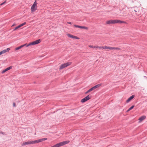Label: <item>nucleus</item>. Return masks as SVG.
<instances>
[{"instance_id": "nucleus-28", "label": "nucleus", "mask_w": 147, "mask_h": 147, "mask_svg": "<svg viewBox=\"0 0 147 147\" xmlns=\"http://www.w3.org/2000/svg\"><path fill=\"white\" fill-rule=\"evenodd\" d=\"M0 134H2L3 135H4L5 134V133L4 132H2V131H1V132H0Z\"/></svg>"}, {"instance_id": "nucleus-32", "label": "nucleus", "mask_w": 147, "mask_h": 147, "mask_svg": "<svg viewBox=\"0 0 147 147\" xmlns=\"http://www.w3.org/2000/svg\"><path fill=\"white\" fill-rule=\"evenodd\" d=\"M16 25V24H13L12 25V26H15V25Z\"/></svg>"}, {"instance_id": "nucleus-36", "label": "nucleus", "mask_w": 147, "mask_h": 147, "mask_svg": "<svg viewBox=\"0 0 147 147\" xmlns=\"http://www.w3.org/2000/svg\"><path fill=\"white\" fill-rule=\"evenodd\" d=\"M88 93V92H85V93H86H86Z\"/></svg>"}, {"instance_id": "nucleus-18", "label": "nucleus", "mask_w": 147, "mask_h": 147, "mask_svg": "<svg viewBox=\"0 0 147 147\" xmlns=\"http://www.w3.org/2000/svg\"><path fill=\"white\" fill-rule=\"evenodd\" d=\"M88 47L90 48H96V46H94L92 45H89Z\"/></svg>"}, {"instance_id": "nucleus-29", "label": "nucleus", "mask_w": 147, "mask_h": 147, "mask_svg": "<svg viewBox=\"0 0 147 147\" xmlns=\"http://www.w3.org/2000/svg\"><path fill=\"white\" fill-rule=\"evenodd\" d=\"M107 49H109L110 50H111V47H107Z\"/></svg>"}, {"instance_id": "nucleus-10", "label": "nucleus", "mask_w": 147, "mask_h": 147, "mask_svg": "<svg viewBox=\"0 0 147 147\" xmlns=\"http://www.w3.org/2000/svg\"><path fill=\"white\" fill-rule=\"evenodd\" d=\"M135 97L134 95H132L126 101L127 103L129 102L130 100L132 99Z\"/></svg>"}, {"instance_id": "nucleus-9", "label": "nucleus", "mask_w": 147, "mask_h": 147, "mask_svg": "<svg viewBox=\"0 0 147 147\" xmlns=\"http://www.w3.org/2000/svg\"><path fill=\"white\" fill-rule=\"evenodd\" d=\"M67 35L68 37H69L70 38H75V39H79V38L77 37V36H73V35H71L70 34H67Z\"/></svg>"}, {"instance_id": "nucleus-3", "label": "nucleus", "mask_w": 147, "mask_h": 147, "mask_svg": "<svg viewBox=\"0 0 147 147\" xmlns=\"http://www.w3.org/2000/svg\"><path fill=\"white\" fill-rule=\"evenodd\" d=\"M37 3L36 1H35L34 2L32 6L31 7V10L32 12L34 11L37 9Z\"/></svg>"}, {"instance_id": "nucleus-17", "label": "nucleus", "mask_w": 147, "mask_h": 147, "mask_svg": "<svg viewBox=\"0 0 147 147\" xmlns=\"http://www.w3.org/2000/svg\"><path fill=\"white\" fill-rule=\"evenodd\" d=\"M107 47H108L107 46H102V49H107Z\"/></svg>"}, {"instance_id": "nucleus-4", "label": "nucleus", "mask_w": 147, "mask_h": 147, "mask_svg": "<svg viewBox=\"0 0 147 147\" xmlns=\"http://www.w3.org/2000/svg\"><path fill=\"white\" fill-rule=\"evenodd\" d=\"M91 96L90 95H89L82 99L81 100V102L82 103H84L87 101L89 100L91 98Z\"/></svg>"}, {"instance_id": "nucleus-22", "label": "nucleus", "mask_w": 147, "mask_h": 147, "mask_svg": "<svg viewBox=\"0 0 147 147\" xmlns=\"http://www.w3.org/2000/svg\"><path fill=\"white\" fill-rule=\"evenodd\" d=\"M26 24V22H24V23H23L21 24V25L22 26H23L24 25H25V24Z\"/></svg>"}, {"instance_id": "nucleus-26", "label": "nucleus", "mask_w": 147, "mask_h": 147, "mask_svg": "<svg viewBox=\"0 0 147 147\" xmlns=\"http://www.w3.org/2000/svg\"><path fill=\"white\" fill-rule=\"evenodd\" d=\"M115 47H111V50H114L115 49Z\"/></svg>"}, {"instance_id": "nucleus-20", "label": "nucleus", "mask_w": 147, "mask_h": 147, "mask_svg": "<svg viewBox=\"0 0 147 147\" xmlns=\"http://www.w3.org/2000/svg\"><path fill=\"white\" fill-rule=\"evenodd\" d=\"M6 3V1H4V2H3V3H1L0 4V5L1 6L3 5H4V4H5V3Z\"/></svg>"}, {"instance_id": "nucleus-6", "label": "nucleus", "mask_w": 147, "mask_h": 147, "mask_svg": "<svg viewBox=\"0 0 147 147\" xmlns=\"http://www.w3.org/2000/svg\"><path fill=\"white\" fill-rule=\"evenodd\" d=\"M101 86V84H97L93 87H92V88L90 89L89 90H88L86 91V92H90L96 89L97 88L100 86Z\"/></svg>"}, {"instance_id": "nucleus-15", "label": "nucleus", "mask_w": 147, "mask_h": 147, "mask_svg": "<svg viewBox=\"0 0 147 147\" xmlns=\"http://www.w3.org/2000/svg\"><path fill=\"white\" fill-rule=\"evenodd\" d=\"M22 46H20L19 47H16V48L15 49V50H18L20 49L21 48H22Z\"/></svg>"}, {"instance_id": "nucleus-1", "label": "nucleus", "mask_w": 147, "mask_h": 147, "mask_svg": "<svg viewBox=\"0 0 147 147\" xmlns=\"http://www.w3.org/2000/svg\"><path fill=\"white\" fill-rule=\"evenodd\" d=\"M47 140V138H43L40 139L38 140H36L33 141H30L26 142H25L23 143V145H26L28 144H34L36 143H38L40 142H42L43 141L46 140Z\"/></svg>"}, {"instance_id": "nucleus-13", "label": "nucleus", "mask_w": 147, "mask_h": 147, "mask_svg": "<svg viewBox=\"0 0 147 147\" xmlns=\"http://www.w3.org/2000/svg\"><path fill=\"white\" fill-rule=\"evenodd\" d=\"M12 67V66H10V67L6 68L5 70V71H7L8 70L11 69Z\"/></svg>"}, {"instance_id": "nucleus-16", "label": "nucleus", "mask_w": 147, "mask_h": 147, "mask_svg": "<svg viewBox=\"0 0 147 147\" xmlns=\"http://www.w3.org/2000/svg\"><path fill=\"white\" fill-rule=\"evenodd\" d=\"M134 107V105H133L129 109V110H131Z\"/></svg>"}, {"instance_id": "nucleus-31", "label": "nucleus", "mask_w": 147, "mask_h": 147, "mask_svg": "<svg viewBox=\"0 0 147 147\" xmlns=\"http://www.w3.org/2000/svg\"><path fill=\"white\" fill-rule=\"evenodd\" d=\"M67 23L69 24H72V23L71 22H67Z\"/></svg>"}, {"instance_id": "nucleus-7", "label": "nucleus", "mask_w": 147, "mask_h": 147, "mask_svg": "<svg viewBox=\"0 0 147 147\" xmlns=\"http://www.w3.org/2000/svg\"><path fill=\"white\" fill-rule=\"evenodd\" d=\"M106 23L108 24H115V20H108L107 21Z\"/></svg>"}, {"instance_id": "nucleus-23", "label": "nucleus", "mask_w": 147, "mask_h": 147, "mask_svg": "<svg viewBox=\"0 0 147 147\" xmlns=\"http://www.w3.org/2000/svg\"><path fill=\"white\" fill-rule=\"evenodd\" d=\"M20 28L18 26L16 27L15 29H14V30H16V29H18V28Z\"/></svg>"}, {"instance_id": "nucleus-21", "label": "nucleus", "mask_w": 147, "mask_h": 147, "mask_svg": "<svg viewBox=\"0 0 147 147\" xmlns=\"http://www.w3.org/2000/svg\"><path fill=\"white\" fill-rule=\"evenodd\" d=\"M102 47H99V46H96V48H99V49H102Z\"/></svg>"}, {"instance_id": "nucleus-12", "label": "nucleus", "mask_w": 147, "mask_h": 147, "mask_svg": "<svg viewBox=\"0 0 147 147\" xmlns=\"http://www.w3.org/2000/svg\"><path fill=\"white\" fill-rule=\"evenodd\" d=\"M10 50V48H8L7 49H6L2 51V53L3 54L4 53L6 52H8Z\"/></svg>"}, {"instance_id": "nucleus-5", "label": "nucleus", "mask_w": 147, "mask_h": 147, "mask_svg": "<svg viewBox=\"0 0 147 147\" xmlns=\"http://www.w3.org/2000/svg\"><path fill=\"white\" fill-rule=\"evenodd\" d=\"M71 64V62H67L62 64L59 67L60 69H62L65 67H67Z\"/></svg>"}, {"instance_id": "nucleus-30", "label": "nucleus", "mask_w": 147, "mask_h": 147, "mask_svg": "<svg viewBox=\"0 0 147 147\" xmlns=\"http://www.w3.org/2000/svg\"><path fill=\"white\" fill-rule=\"evenodd\" d=\"M6 71H5V70L4 69V70H3L2 72V74H3Z\"/></svg>"}, {"instance_id": "nucleus-14", "label": "nucleus", "mask_w": 147, "mask_h": 147, "mask_svg": "<svg viewBox=\"0 0 147 147\" xmlns=\"http://www.w3.org/2000/svg\"><path fill=\"white\" fill-rule=\"evenodd\" d=\"M80 28H82V29H85L86 30H87L88 29V28L87 27H86L85 26H80Z\"/></svg>"}, {"instance_id": "nucleus-35", "label": "nucleus", "mask_w": 147, "mask_h": 147, "mask_svg": "<svg viewBox=\"0 0 147 147\" xmlns=\"http://www.w3.org/2000/svg\"><path fill=\"white\" fill-rule=\"evenodd\" d=\"M130 110H129V109L128 110H127V111H126V112H128Z\"/></svg>"}, {"instance_id": "nucleus-19", "label": "nucleus", "mask_w": 147, "mask_h": 147, "mask_svg": "<svg viewBox=\"0 0 147 147\" xmlns=\"http://www.w3.org/2000/svg\"><path fill=\"white\" fill-rule=\"evenodd\" d=\"M74 26L76 27H77V28H80L81 26H78V25H74Z\"/></svg>"}, {"instance_id": "nucleus-24", "label": "nucleus", "mask_w": 147, "mask_h": 147, "mask_svg": "<svg viewBox=\"0 0 147 147\" xmlns=\"http://www.w3.org/2000/svg\"><path fill=\"white\" fill-rule=\"evenodd\" d=\"M27 45L26 44H25L23 45H22L21 46H22V47H24L25 46H26Z\"/></svg>"}, {"instance_id": "nucleus-25", "label": "nucleus", "mask_w": 147, "mask_h": 147, "mask_svg": "<svg viewBox=\"0 0 147 147\" xmlns=\"http://www.w3.org/2000/svg\"><path fill=\"white\" fill-rule=\"evenodd\" d=\"M115 50H120L121 49L120 48L118 47H115Z\"/></svg>"}, {"instance_id": "nucleus-27", "label": "nucleus", "mask_w": 147, "mask_h": 147, "mask_svg": "<svg viewBox=\"0 0 147 147\" xmlns=\"http://www.w3.org/2000/svg\"><path fill=\"white\" fill-rule=\"evenodd\" d=\"M13 107H16V104L15 102H13Z\"/></svg>"}, {"instance_id": "nucleus-8", "label": "nucleus", "mask_w": 147, "mask_h": 147, "mask_svg": "<svg viewBox=\"0 0 147 147\" xmlns=\"http://www.w3.org/2000/svg\"><path fill=\"white\" fill-rule=\"evenodd\" d=\"M116 23H119V24H122V23H125L126 24L127 23L125 21H121L118 20H115V24Z\"/></svg>"}, {"instance_id": "nucleus-11", "label": "nucleus", "mask_w": 147, "mask_h": 147, "mask_svg": "<svg viewBox=\"0 0 147 147\" xmlns=\"http://www.w3.org/2000/svg\"><path fill=\"white\" fill-rule=\"evenodd\" d=\"M146 118V116L145 115H143L140 117L139 119L140 121H141L145 119Z\"/></svg>"}, {"instance_id": "nucleus-33", "label": "nucleus", "mask_w": 147, "mask_h": 147, "mask_svg": "<svg viewBox=\"0 0 147 147\" xmlns=\"http://www.w3.org/2000/svg\"><path fill=\"white\" fill-rule=\"evenodd\" d=\"M3 53H2V51L0 52V55H1L2 54H3Z\"/></svg>"}, {"instance_id": "nucleus-34", "label": "nucleus", "mask_w": 147, "mask_h": 147, "mask_svg": "<svg viewBox=\"0 0 147 147\" xmlns=\"http://www.w3.org/2000/svg\"><path fill=\"white\" fill-rule=\"evenodd\" d=\"M18 26H19V28H20V27H22V26H21V24H20V25H19Z\"/></svg>"}, {"instance_id": "nucleus-2", "label": "nucleus", "mask_w": 147, "mask_h": 147, "mask_svg": "<svg viewBox=\"0 0 147 147\" xmlns=\"http://www.w3.org/2000/svg\"><path fill=\"white\" fill-rule=\"evenodd\" d=\"M41 41V40L40 39H38L28 44L27 45L26 47H28L31 45H34L38 44L40 43Z\"/></svg>"}]
</instances>
